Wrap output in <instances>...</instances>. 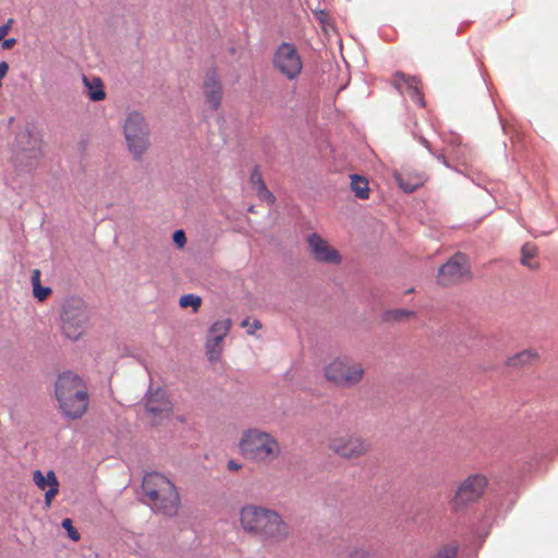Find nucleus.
I'll return each mask as SVG.
<instances>
[{
    "label": "nucleus",
    "instance_id": "obj_1",
    "mask_svg": "<svg viewBox=\"0 0 558 558\" xmlns=\"http://www.w3.org/2000/svg\"><path fill=\"white\" fill-rule=\"evenodd\" d=\"M239 523L246 534L268 545L286 542L291 534V527L283 517L262 505H244L239 511Z\"/></svg>",
    "mask_w": 558,
    "mask_h": 558
},
{
    "label": "nucleus",
    "instance_id": "obj_2",
    "mask_svg": "<svg viewBox=\"0 0 558 558\" xmlns=\"http://www.w3.org/2000/svg\"><path fill=\"white\" fill-rule=\"evenodd\" d=\"M54 396L63 416L70 420L81 418L88 409L86 387L73 372L61 373L54 383Z\"/></svg>",
    "mask_w": 558,
    "mask_h": 558
},
{
    "label": "nucleus",
    "instance_id": "obj_3",
    "mask_svg": "<svg viewBox=\"0 0 558 558\" xmlns=\"http://www.w3.org/2000/svg\"><path fill=\"white\" fill-rule=\"evenodd\" d=\"M147 504L158 513L167 517L178 514L181 500L175 485L160 473H148L142 484Z\"/></svg>",
    "mask_w": 558,
    "mask_h": 558
},
{
    "label": "nucleus",
    "instance_id": "obj_4",
    "mask_svg": "<svg viewBox=\"0 0 558 558\" xmlns=\"http://www.w3.org/2000/svg\"><path fill=\"white\" fill-rule=\"evenodd\" d=\"M239 451L247 460L256 463H269L278 459L281 447L270 433L252 427L245 429L239 439Z\"/></svg>",
    "mask_w": 558,
    "mask_h": 558
},
{
    "label": "nucleus",
    "instance_id": "obj_5",
    "mask_svg": "<svg viewBox=\"0 0 558 558\" xmlns=\"http://www.w3.org/2000/svg\"><path fill=\"white\" fill-rule=\"evenodd\" d=\"M90 313L85 301L80 296L63 300L60 308L61 333L71 341L80 340L89 326Z\"/></svg>",
    "mask_w": 558,
    "mask_h": 558
},
{
    "label": "nucleus",
    "instance_id": "obj_6",
    "mask_svg": "<svg viewBox=\"0 0 558 558\" xmlns=\"http://www.w3.org/2000/svg\"><path fill=\"white\" fill-rule=\"evenodd\" d=\"M323 373L330 384L348 389L360 385L366 371L362 362L349 355H337L326 363Z\"/></svg>",
    "mask_w": 558,
    "mask_h": 558
},
{
    "label": "nucleus",
    "instance_id": "obj_7",
    "mask_svg": "<svg viewBox=\"0 0 558 558\" xmlns=\"http://www.w3.org/2000/svg\"><path fill=\"white\" fill-rule=\"evenodd\" d=\"M122 133L133 159L142 160L150 148V129L146 117L137 110L129 111L122 122Z\"/></svg>",
    "mask_w": 558,
    "mask_h": 558
},
{
    "label": "nucleus",
    "instance_id": "obj_8",
    "mask_svg": "<svg viewBox=\"0 0 558 558\" xmlns=\"http://www.w3.org/2000/svg\"><path fill=\"white\" fill-rule=\"evenodd\" d=\"M39 138L28 129L21 131L14 141L12 165L19 173H29L37 169L41 159Z\"/></svg>",
    "mask_w": 558,
    "mask_h": 558
},
{
    "label": "nucleus",
    "instance_id": "obj_9",
    "mask_svg": "<svg viewBox=\"0 0 558 558\" xmlns=\"http://www.w3.org/2000/svg\"><path fill=\"white\" fill-rule=\"evenodd\" d=\"M328 448L343 459H357L371 451V444L357 434H342L331 437Z\"/></svg>",
    "mask_w": 558,
    "mask_h": 558
},
{
    "label": "nucleus",
    "instance_id": "obj_10",
    "mask_svg": "<svg viewBox=\"0 0 558 558\" xmlns=\"http://www.w3.org/2000/svg\"><path fill=\"white\" fill-rule=\"evenodd\" d=\"M487 480L480 474L468 476L457 488L451 499V507L454 511L463 509L465 506L475 502L483 495Z\"/></svg>",
    "mask_w": 558,
    "mask_h": 558
},
{
    "label": "nucleus",
    "instance_id": "obj_11",
    "mask_svg": "<svg viewBox=\"0 0 558 558\" xmlns=\"http://www.w3.org/2000/svg\"><path fill=\"white\" fill-rule=\"evenodd\" d=\"M274 66L288 80H294L302 71V59L295 47L289 43H282L274 54Z\"/></svg>",
    "mask_w": 558,
    "mask_h": 558
},
{
    "label": "nucleus",
    "instance_id": "obj_12",
    "mask_svg": "<svg viewBox=\"0 0 558 558\" xmlns=\"http://www.w3.org/2000/svg\"><path fill=\"white\" fill-rule=\"evenodd\" d=\"M470 278L471 272L466 257L456 254L438 269L436 281L440 286L448 287Z\"/></svg>",
    "mask_w": 558,
    "mask_h": 558
},
{
    "label": "nucleus",
    "instance_id": "obj_13",
    "mask_svg": "<svg viewBox=\"0 0 558 558\" xmlns=\"http://www.w3.org/2000/svg\"><path fill=\"white\" fill-rule=\"evenodd\" d=\"M311 256L320 264L340 265L342 256L328 240L318 233H312L306 239Z\"/></svg>",
    "mask_w": 558,
    "mask_h": 558
},
{
    "label": "nucleus",
    "instance_id": "obj_14",
    "mask_svg": "<svg viewBox=\"0 0 558 558\" xmlns=\"http://www.w3.org/2000/svg\"><path fill=\"white\" fill-rule=\"evenodd\" d=\"M145 409L153 421L166 420L172 414V402L162 388H150L145 397Z\"/></svg>",
    "mask_w": 558,
    "mask_h": 558
},
{
    "label": "nucleus",
    "instance_id": "obj_15",
    "mask_svg": "<svg viewBox=\"0 0 558 558\" xmlns=\"http://www.w3.org/2000/svg\"><path fill=\"white\" fill-rule=\"evenodd\" d=\"M231 328V320L229 318L218 319L215 322L206 338L205 349L207 359L214 363L217 362L222 353V342Z\"/></svg>",
    "mask_w": 558,
    "mask_h": 558
},
{
    "label": "nucleus",
    "instance_id": "obj_16",
    "mask_svg": "<svg viewBox=\"0 0 558 558\" xmlns=\"http://www.w3.org/2000/svg\"><path fill=\"white\" fill-rule=\"evenodd\" d=\"M202 90L205 97L206 106L211 110H217L222 101L221 77L216 69H208L204 75Z\"/></svg>",
    "mask_w": 558,
    "mask_h": 558
},
{
    "label": "nucleus",
    "instance_id": "obj_17",
    "mask_svg": "<svg viewBox=\"0 0 558 558\" xmlns=\"http://www.w3.org/2000/svg\"><path fill=\"white\" fill-rule=\"evenodd\" d=\"M33 481L40 490L45 492V506L49 508L58 495L60 486L54 472L43 473L40 470H36L33 472Z\"/></svg>",
    "mask_w": 558,
    "mask_h": 558
},
{
    "label": "nucleus",
    "instance_id": "obj_18",
    "mask_svg": "<svg viewBox=\"0 0 558 558\" xmlns=\"http://www.w3.org/2000/svg\"><path fill=\"white\" fill-rule=\"evenodd\" d=\"M395 87L401 93H408L413 101L424 106L422 95L418 89V83L415 77H407L404 74L397 73L393 78Z\"/></svg>",
    "mask_w": 558,
    "mask_h": 558
},
{
    "label": "nucleus",
    "instance_id": "obj_19",
    "mask_svg": "<svg viewBox=\"0 0 558 558\" xmlns=\"http://www.w3.org/2000/svg\"><path fill=\"white\" fill-rule=\"evenodd\" d=\"M395 178L399 186L407 193L415 191L417 187L422 186L426 180V177L423 173L416 172L396 173Z\"/></svg>",
    "mask_w": 558,
    "mask_h": 558
},
{
    "label": "nucleus",
    "instance_id": "obj_20",
    "mask_svg": "<svg viewBox=\"0 0 558 558\" xmlns=\"http://www.w3.org/2000/svg\"><path fill=\"white\" fill-rule=\"evenodd\" d=\"M83 84L92 101H101L106 98L102 81L96 76H83Z\"/></svg>",
    "mask_w": 558,
    "mask_h": 558
},
{
    "label": "nucleus",
    "instance_id": "obj_21",
    "mask_svg": "<svg viewBox=\"0 0 558 558\" xmlns=\"http://www.w3.org/2000/svg\"><path fill=\"white\" fill-rule=\"evenodd\" d=\"M538 359L539 353L535 349H526L510 356L507 364L511 367H522L536 362Z\"/></svg>",
    "mask_w": 558,
    "mask_h": 558
},
{
    "label": "nucleus",
    "instance_id": "obj_22",
    "mask_svg": "<svg viewBox=\"0 0 558 558\" xmlns=\"http://www.w3.org/2000/svg\"><path fill=\"white\" fill-rule=\"evenodd\" d=\"M351 189L354 195L361 199H366L369 196V187L368 181L357 174H352L351 177Z\"/></svg>",
    "mask_w": 558,
    "mask_h": 558
},
{
    "label": "nucleus",
    "instance_id": "obj_23",
    "mask_svg": "<svg viewBox=\"0 0 558 558\" xmlns=\"http://www.w3.org/2000/svg\"><path fill=\"white\" fill-rule=\"evenodd\" d=\"M415 317V312L410 310L397 308L390 310L385 313V320L387 322H399Z\"/></svg>",
    "mask_w": 558,
    "mask_h": 558
},
{
    "label": "nucleus",
    "instance_id": "obj_24",
    "mask_svg": "<svg viewBox=\"0 0 558 558\" xmlns=\"http://www.w3.org/2000/svg\"><path fill=\"white\" fill-rule=\"evenodd\" d=\"M251 182L256 186L258 194L262 198H267L269 202L274 201L272 194L266 189L262 175L258 171H254L251 175Z\"/></svg>",
    "mask_w": 558,
    "mask_h": 558
},
{
    "label": "nucleus",
    "instance_id": "obj_25",
    "mask_svg": "<svg viewBox=\"0 0 558 558\" xmlns=\"http://www.w3.org/2000/svg\"><path fill=\"white\" fill-rule=\"evenodd\" d=\"M179 304L181 307H192L193 312L196 313L202 305V298L195 294H184L180 298Z\"/></svg>",
    "mask_w": 558,
    "mask_h": 558
},
{
    "label": "nucleus",
    "instance_id": "obj_26",
    "mask_svg": "<svg viewBox=\"0 0 558 558\" xmlns=\"http://www.w3.org/2000/svg\"><path fill=\"white\" fill-rule=\"evenodd\" d=\"M535 254H536V247L531 244H525L522 247V259H521L522 264L527 267H533L530 259H532L535 256Z\"/></svg>",
    "mask_w": 558,
    "mask_h": 558
},
{
    "label": "nucleus",
    "instance_id": "obj_27",
    "mask_svg": "<svg viewBox=\"0 0 558 558\" xmlns=\"http://www.w3.org/2000/svg\"><path fill=\"white\" fill-rule=\"evenodd\" d=\"M172 241L178 248H183L186 245V235L183 230H177L172 234Z\"/></svg>",
    "mask_w": 558,
    "mask_h": 558
},
{
    "label": "nucleus",
    "instance_id": "obj_28",
    "mask_svg": "<svg viewBox=\"0 0 558 558\" xmlns=\"http://www.w3.org/2000/svg\"><path fill=\"white\" fill-rule=\"evenodd\" d=\"M51 293V289L48 287H43L41 284H37L33 289V294L38 301H44Z\"/></svg>",
    "mask_w": 558,
    "mask_h": 558
},
{
    "label": "nucleus",
    "instance_id": "obj_29",
    "mask_svg": "<svg viewBox=\"0 0 558 558\" xmlns=\"http://www.w3.org/2000/svg\"><path fill=\"white\" fill-rule=\"evenodd\" d=\"M62 526H63V529H65V530H66L68 535H69V537H70L72 541H75V542H76V541H78V539H80V534H78V532L73 527L71 519H64V520L62 521Z\"/></svg>",
    "mask_w": 558,
    "mask_h": 558
},
{
    "label": "nucleus",
    "instance_id": "obj_30",
    "mask_svg": "<svg viewBox=\"0 0 558 558\" xmlns=\"http://www.w3.org/2000/svg\"><path fill=\"white\" fill-rule=\"evenodd\" d=\"M457 549L453 546H445L432 558H456Z\"/></svg>",
    "mask_w": 558,
    "mask_h": 558
},
{
    "label": "nucleus",
    "instance_id": "obj_31",
    "mask_svg": "<svg viewBox=\"0 0 558 558\" xmlns=\"http://www.w3.org/2000/svg\"><path fill=\"white\" fill-rule=\"evenodd\" d=\"M347 558H371V554L363 547H354L349 551Z\"/></svg>",
    "mask_w": 558,
    "mask_h": 558
},
{
    "label": "nucleus",
    "instance_id": "obj_32",
    "mask_svg": "<svg viewBox=\"0 0 558 558\" xmlns=\"http://www.w3.org/2000/svg\"><path fill=\"white\" fill-rule=\"evenodd\" d=\"M32 284L33 289L40 284V271L38 269H34L32 272Z\"/></svg>",
    "mask_w": 558,
    "mask_h": 558
},
{
    "label": "nucleus",
    "instance_id": "obj_33",
    "mask_svg": "<svg viewBox=\"0 0 558 558\" xmlns=\"http://www.w3.org/2000/svg\"><path fill=\"white\" fill-rule=\"evenodd\" d=\"M16 44V39L15 38H8V39H3L2 40V48L5 49V50H9L11 49L14 45Z\"/></svg>",
    "mask_w": 558,
    "mask_h": 558
},
{
    "label": "nucleus",
    "instance_id": "obj_34",
    "mask_svg": "<svg viewBox=\"0 0 558 558\" xmlns=\"http://www.w3.org/2000/svg\"><path fill=\"white\" fill-rule=\"evenodd\" d=\"M9 71V64L5 61L0 62V80L8 74Z\"/></svg>",
    "mask_w": 558,
    "mask_h": 558
},
{
    "label": "nucleus",
    "instance_id": "obj_35",
    "mask_svg": "<svg viewBox=\"0 0 558 558\" xmlns=\"http://www.w3.org/2000/svg\"><path fill=\"white\" fill-rule=\"evenodd\" d=\"M262 328V324L259 320H253L252 324H250L248 333H254L255 330H258Z\"/></svg>",
    "mask_w": 558,
    "mask_h": 558
},
{
    "label": "nucleus",
    "instance_id": "obj_36",
    "mask_svg": "<svg viewBox=\"0 0 558 558\" xmlns=\"http://www.w3.org/2000/svg\"><path fill=\"white\" fill-rule=\"evenodd\" d=\"M315 15L322 24H325L327 14L324 11H317V12H315Z\"/></svg>",
    "mask_w": 558,
    "mask_h": 558
},
{
    "label": "nucleus",
    "instance_id": "obj_37",
    "mask_svg": "<svg viewBox=\"0 0 558 558\" xmlns=\"http://www.w3.org/2000/svg\"><path fill=\"white\" fill-rule=\"evenodd\" d=\"M228 469L230 471H239L241 469V464H239L238 462L235 461H229L228 462Z\"/></svg>",
    "mask_w": 558,
    "mask_h": 558
},
{
    "label": "nucleus",
    "instance_id": "obj_38",
    "mask_svg": "<svg viewBox=\"0 0 558 558\" xmlns=\"http://www.w3.org/2000/svg\"><path fill=\"white\" fill-rule=\"evenodd\" d=\"M8 26H0V40H3L5 36L8 35Z\"/></svg>",
    "mask_w": 558,
    "mask_h": 558
},
{
    "label": "nucleus",
    "instance_id": "obj_39",
    "mask_svg": "<svg viewBox=\"0 0 558 558\" xmlns=\"http://www.w3.org/2000/svg\"><path fill=\"white\" fill-rule=\"evenodd\" d=\"M13 23H14V21L12 19H9L3 26H8V31L10 32V29L13 26Z\"/></svg>",
    "mask_w": 558,
    "mask_h": 558
},
{
    "label": "nucleus",
    "instance_id": "obj_40",
    "mask_svg": "<svg viewBox=\"0 0 558 558\" xmlns=\"http://www.w3.org/2000/svg\"><path fill=\"white\" fill-rule=\"evenodd\" d=\"M242 326H243V327H246V326H247V327H250V322H248V319H244V320L242 322Z\"/></svg>",
    "mask_w": 558,
    "mask_h": 558
}]
</instances>
